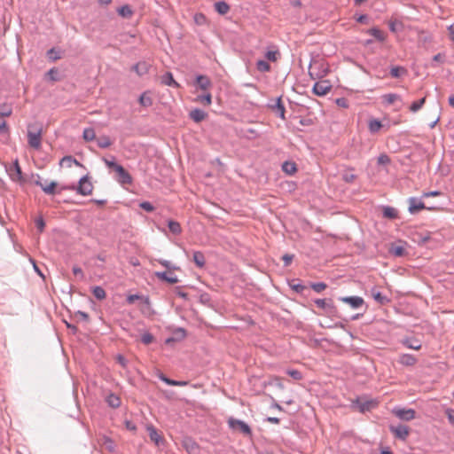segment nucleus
I'll use <instances>...</instances> for the list:
<instances>
[{"label":"nucleus","mask_w":454,"mask_h":454,"mask_svg":"<svg viewBox=\"0 0 454 454\" xmlns=\"http://www.w3.org/2000/svg\"><path fill=\"white\" fill-rule=\"evenodd\" d=\"M43 137V123L35 121L27 124V143L31 148L39 150Z\"/></svg>","instance_id":"nucleus-1"},{"label":"nucleus","mask_w":454,"mask_h":454,"mask_svg":"<svg viewBox=\"0 0 454 454\" xmlns=\"http://www.w3.org/2000/svg\"><path fill=\"white\" fill-rule=\"evenodd\" d=\"M67 189L76 190L77 193L83 195V196H87V195L91 194L92 190H93V185H92L91 182L89 180L88 176H84L79 180V184L77 187H75L74 185L63 186L60 188V190L58 192V193H59L61 190H67Z\"/></svg>","instance_id":"nucleus-2"},{"label":"nucleus","mask_w":454,"mask_h":454,"mask_svg":"<svg viewBox=\"0 0 454 454\" xmlns=\"http://www.w3.org/2000/svg\"><path fill=\"white\" fill-rule=\"evenodd\" d=\"M228 426L231 429L241 433L245 436H252L251 427L243 420L230 418L228 419Z\"/></svg>","instance_id":"nucleus-3"},{"label":"nucleus","mask_w":454,"mask_h":454,"mask_svg":"<svg viewBox=\"0 0 454 454\" xmlns=\"http://www.w3.org/2000/svg\"><path fill=\"white\" fill-rule=\"evenodd\" d=\"M314 302L317 308L325 310L328 315L335 316L337 314V308L334 306L333 300L317 299Z\"/></svg>","instance_id":"nucleus-4"},{"label":"nucleus","mask_w":454,"mask_h":454,"mask_svg":"<svg viewBox=\"0 0 454 454\" xmlns=\"http://www.w3.org/2000/svg\"><path fill=\"white\" fill-rule=\"evenodd\" d=\"M389 430L395 438L403 441H405L410 434V428L403 424H398L397 426L390 425Z\"/></svg>","instance_id":"nucleus-5"},{"label":"nucleus","mask_w":454,"mask_h":454,"mask_svg":"<svg viewBox=\"0 0 454 454\" xmlns=\"http://www.w3.org/2000/svg\"><path fill=\"white\" fill-rule=\"evenodd\" d=\"M409 203V212L412 215L419 213L422 209H428V210H434V207H427L425 203L422 202L420 200L411 197L408 200Z\"/></svg>","instance_id":"nucleus-6"},{"label":"nucleus","mask_w":454,"mask_h":454,"mask_svg":"<svg viewBox=\"0 0 454 454\" xmlns=\"http://www.w3.org/2000/svg\"><path fill=\"white\" fill-rule=\"evenodd\" d=\"M393 413L402 420L410 421L415 418L416 411L413 409L395 408Z\"/></svg>","instance_id":"nucleus-7"},{"label":"nucleus","mask_w":454,"mask_h":454,"mask_svg":"<svg viewBox=\"0 0 454 454\" xmlns=\"http://www.w3.org/2000/svg\"><path fill=\"white\" fill-rule=\"evenodd\" d=\"M146 429L148 431L150 440L154 442L156 446L160 447L164 445L165 439L159 434L153 425L147 426Z\"/></svg>","instance_id":"nucleus-8"},{"label":"nucleus","mask_w":454,"mask_h":454,"mask_svg":"<svg viewBox=\"0 0 454 454\" xmlns=\"http://www.w3.org/2000/svg\"><path fill=\"white\" fill-rule=\"evenodd\" d=\"M332 89L328 81H320L314 84L313 92L317 96L326 95Z\"/></svg>","instance_id":"nucleus-9"},{"label":"nucleus","mask_w":454,"mask_h":454,"mask_svg":"<svg viewBox=\"0 0 454 454\" xmlns=\"http://www.w3.org/2000/svg\"><path fill=\"white\" fill-rule=\"evenodd\" d=\"M115 172L118 175L117 181L121 184H132V176L121 165L117 168Z\"/></svg>","instance_id":"nucleus-10"},{"label":"nucleus","mask_w":454,"mask_h":454,"mask_svg":"<svg viewBox=\"0 0 454 454\" xmlns=\"http://www.w3.org/2000/svg\"><path fill=\"white\" fill-rule=\"evenodd\" d=\"M35 184L41 187L44 193L48 195H53L56 192L57 183L55 181H51L49 184H43L41 181V177L37 176V179L35 181Z\"/></svg>","instance_id":"nucleus-11"},{"label":"nucleus","mask_w":454,"mask_h":454,"mask_svg":"<svg viewBox=\"0 0 454 454\" xmlns=\"http://www.w3.org/2000/svg\"><path fill=\"white\" fill-rule=\"evenodd\" d=\"M183 447L189 454H199L200 447L197 442L191 437H185L183 440Z\"/></svg>","instance_id":"nucleus-12"},{"label":"nucleus","mask_w":454,"mask_h":454,"mask_svg":"<svg viewBox=\"0 0 454 454\" xmlns=\"http://www.w3.org/2000/svg\"><path fill=\"white\" fill-rule=\"evenodd\" d=\"M151 68V65L146 61H139L133 65L131 70L134 71L138 76L146 74Z\"/></svg>","instance_id":"nucleus-13"},{"label":"nucleus","mask_w":454,"mask_h":454,"mask_svg":"<svg viewBox=\"0 0 454 454\" xmlns=\"http://www.w3.org/2000/svg\"><path fill=\"white\" fill-rule=\"evenodd\" d=\"M340 300L345 303L349 304L353 309H357L364 303V299L359 296L340 297Z\"/></svg>","instance_id":"nucleus-14"},{"label":"nucleus","mask_w":454,"mask_h":454,"mask_svg":"<svg viewBox=\"0 0 454 454\" xmlns=\"http://www.w3.org/2000/svg\"><path fill=\"white\" fill-rule=\"evenodd\" d=\"M10 176L14 181H20L22 180V171L20 168V166L19 164V160H15L13 162V165L10 168Z\"/></svg>","instance_id":"nucleus-15"},{"label":"nucleus","mask_w":454,"mask_h":454,"mask_svg":"<svg viewBox=\"0 0 454 454\" xmlns=\"http://www.w3.org/2000/svg\"><path fill=\"white\" fill-rule=\"evenodd\" d=\"M189 116L193 121L199 123L205 120L207 114L205 111L195 108L190 112Z\"/></svg>","instance_id":"nucleus-16"},{"label":"nucleus","mask_w":454,"mask_h":454,"mask_svg":"<svg viewBox=\"0 0 454 454\" xmlns=\"http://www.w3.org/2000/svg\"><path fill=\"white\" fill-rule=\"evenodd\" d=\"M402 343L408 348L415 350H419L421 348L420 341L415 338H405L402 340Z\"/></svg>","instance_id":"nucleus-17"},{"label":"nucleus","mask_w":454,"mask_h":454,"mask_svg":"<svg viewBox=\"0 0 454 454\" xmlns=\"http://www.w3.org/2000/svg\"><path fill=\"white\" fill-rule=\"evenodd\" d=\"M155 276L161 281L168 282L169 284H176L178 282V278L176 276H171L166 271H157L155 272Z\"/></svg>","instance_id":"nucleus-18"},{"label":"nucleus","mask_w":454,"mask_h":454,"mask_svg":"<svg viewBox=\"0 0 454 454\" xmlns=\"http://www.w3.org/2000/svg\"><path fill=\"white\" fill-rule=\"evenodd\" d=\"M399 363L405 366H412L417 363V358L411 354H403L399 358Z\"/></svg>","instance_id":"nucleus-19"},{"label":"nucleus","mask_w":454,"mask_h":454,"mask_svg":"<svg viewBox=\"0 0 454 454\" xmlns=\"http://www.w3.org/2000/svg\"><path fill=\"white\" fill-rule=\"evenodd\" d=\"M196 83L203 90H207L211 86V82L209 78L203 74H200L197 76Z\"/></svg>","instance_id":"nucleus-20"},{"label":"nucleus","mask_w":454,"mask_h":454,"mask_svg":"<svg viewBox=\"0 0 454 454\" xmlns=\"http://www.w3.org/2000/svg\"><path fill=\"white\" fill-rule=\"evenodd\" d=\"M274 112L277 115H278L282 120H285V106L282 103L281 98H278L276 101V104L272 106Z\"/></svg>","instance_id":"nucleus-21"},{"label":"nucleus","mask_w":454,"mask_h":454,"mask_svg":"<svg viewBox=\"0 0 454 454\" xmlns=\"http://www.w3.org/2000/svg\"><path fill=\"white\" fill-rule=\"evenodd\" d=\"M106 401L110 407L114 409L120 407L121 403L120 397L113 393L106 396Z\"/></svg>","instance_id":"nucleus-22"},{"label":"nucleus","mask_w":454,"mask_h":454,"mask_svg":"<svg viewBox=\"0 0 454 454\" xmlns=\"http://www.w3.org/2000/svg\"><path fill=\"white\" fill-rule=\"evenodd\" d=\"M159 378L163 381L165 382L166 384L169 385V386H179V387H183V386H186L188 384L187 381H181V380H171V379H168V377H166L163 373H160Z\"/></svg>","instance_id":"nucleus-23"},{"label":"nucleus","mask_w":454,"mask_h":454,"mask_svg":"<svg viewBox=\"0 0 454 454\" xmlns=\"http://www.w3.org/2000/svg\"><path fill=\"white\" fill-rule=\"evenodd\" d=\"M282 170L287 175H294L297 171V167L294 161H285L282 164Z\"/></svg>","instance_id":"nucleus-24"},{"label":"nucleus","mask_w":454,"mask_h":454,"mask_svg":"<svg viewBox=\"0 0 454 454\" xmlns=\"http://www.w3.org/2000/svg\"><path fill=\"white\" fill-rule=\"evenodd\" d=\"M161 82L168 86L179 87V84L174 80L173 75L170 72H167L161 77Z\"/></svg>","instance_id":"nucleus-25"},{"label":"nucleus","mask_w":454,"mask_h":454,"mask_svg":"<svg viewBox=\"0 0 454 454\" xmlns=\"http://www.w3.org/2000/svg\"><path fill=\"white\" fill-rule=\"evenodd\" d=\"M137 300H142L145 304H146L147 306H150L149 297H144L139 294H129L127 296V299H126V301L129 304H133Z\"/></svg>","instance_id":"nucleus-26"},{"label":"nucleus","mask_w":454,"mask_h":454,"mask_svg":"<svg viewBox=\"0 0 454 454\" xmlns=\"http://www.w3.org/2000/svg\"><path fill=\"white\" fill-rule=\"evenodd\" d=\"M168 227L174 235H179L182 232V227L177 221L168 220Z\"/></svg>","instance_id":"nucleus-27"},{"label":"nucleus","mask_w":454,"mask_h":454,"mask_svg":"<svg viewBox=\"0 0 454 454\" xmlns=\"http://www.w3.org/2000/svg\"><path fill=\"white\" fill-rule=\"evenodd\" d=\"M193 262L199 268H203L206 263V259L200 251H196L193 253Z\"/></svg>","instance_id":"nucleus-28"},{"label":"nucleus","mask_w":454,"mask_h":454,"mask_svg":"<svg viewBox=\"0 0 454 454\" xmlns=\"http://www.w3.org/2000/svg\"><path fill=\"white\" fill-rule=\"evenodd\" d=\"M215 9L219 14L224 15L230 11V6L224 1H219L215 4Z\"/></svg>","instance_id":"nucleus-29"},{"label":"nucleus","mask_w":454,"mask_h":454,"mask_svg":"<svg viewBox=\"0 0 454 454\" xmlns=\"http://www.w3.org/2000/svg\"><path fill=\"white\" fill-rule=\"evenodd\" d=\"M367 33L375 37L379 42H383L386 39L384 33L377 27L370 28Z\"/></svg>","instance_id":"nucleus-30"},{"label":"nucleus","mask_w":454,"mask_h":454,"mask_svg":"<svg viewBox=\"0 0 454 454\" xmlns=\"http://www.w3.org/2000/svg\"><path fill=\"white\" fill-rule=\"evenodd\" d=\"M102 444L105 446V448L109 452H114L115 451V443L108 436H103L102 438Z\"/></svg>","instance_id":"nucleus-31"},{"label":"nucleus","mask_w":454,"mask_h":454,"mask_svg":"<svg viewBox=\"0 0 454 454\" xmlns=\"http://www.w3.org/2000/svg\"><path fill=\"white\" fill-rule=\"evenodd\" d=\"M383 216L388 219H395L398 216L397 210L392 207L383 208Z\"/></svg>","instance_id":"nucleus-32"},{"label":"nucleus","mask_w":454,"mask_h":454,"mask_svg":"<svg viewBox=\"0 0 454 454\" xmlns=\"http://www.w3.org/2000/svg\"><path fill=\"white\" fill-rule=\"evenodd\" d=\"M97 144L98 147L105 149L111 146L113 142L111 141L109 137L102 136L97 139Z\"/></svg>","instance_id":"nucleus-33"},{"label":"nucleus","mask_w":454,"mask_h":454,"mask_svg":"<svg viewBox=\"0 0 454 454\" xmlns=\"http://www.w3.org/2000/svg\"><path fill=\"white\" fill-rule=\"evenodd\" d=\"M118 14L123 18H130L133 14V12L129 5L125 4L118 9Z\"/></svg>","instance_id":"nucleus-34"},{"label":"nucleus","mask_w":454,"mask_h":454,"mask_svg":"<svg viewBox=\"0 0 454 454\" xmlns=\"http://www.w3.org/2000/svg\"><path fill=\"white\" fill-rule=\"evenodd\" d=\"M139 104L143 106L148 107L153 105V99L147 95L146 92H144L139 97Z\"/></svg>","instance_id":"nucleus-35"},{"label":"nucleus","mask_w":454,"mask_h":454,"mask_svg":"<svg viewBox=\"0 0 454 454\" xmlns=\"http://www.w3.org/2000/svg\"><path fill=\"white\" fill-rule=\"evenodd\" d=\"M92 294L99 301L104 300L106 296V291L101 286H94Z\"/></svg>","instance_id":"nucleus-36"},{"label":"nucleus","mask_w":454,"mask_h":454,"mask_svg":"<svg viewBox=\"0 0 454 454\" xmlns=\"http://www.w3.org/2000/svg\"><path fill=\"white\" fill-rule=\"evenodd\" d=\"M407 70L403 67H393L390 69V74L392 77L398 78L403 74H405Z\"/></svg>","instance_id":"nucleus-37"},{"label":"nucleus","mask_w":454,"mask_h":454,"mask_svg":"<svg viewBox=\"0 0 454 454\" xmlns=\"http://www.w3.org/2000/svg\"><path fill=\"white\" fill-rule=\"evenodd\" d=\"M12 108L11 105H8L6 103L0 105V116L8 117L12 114Z\"/></svg>","instance_id":"nucleus-38"},{"label":"nucleus","mask_w":454,"mask_h":454,"mask_svg":"<svg viewBox=\"0 0 454 454\" xmlns=\"http://www.w3.org/2000/svg\"><path fill=\"white\" fill-rule=\"evenodd\" d=\"M82 137L86 141H92L96 138L95 130L91 128L83 130Z\"/></svg>","instance_id":"nucleus-39"},{"label":"nucleus","mask_w":454,"mask_h":454,"mask_svg":"<svg viewBox=\"0 0 454 454\" xmlns=\"http://www.w3.org/2000/svg\"><path fill=\"white\" fill-rule=\"evenodd\" d=\"M256 67L258 71L262 73L269 72L270 70V65L267 61L262 59L257 61Z\"/></svg>","instance_id":"nucleus-40"},{"label":"nucleus","mask_w":454,"mask_h":454,"mask_svg":"<svg viewBox=\"0 0 454 454\" xmlns=\"http://www.w3.org/2000/svg\"><path fill=\"white\" fill-rule=\"evenodd\" d=\"M400 98V96L395 93H389L383 96L384 102H386L388 105L394 104L396 100H399Z\"/></svg>","instance_id":"nucleus-41"},{"label":"nucleus","mask_w":454,"mask_h":454,"mask_svg":"<svg viewBox=\"0 0 454 454\" xmlns=\"http://www.w3.org/2000/svg\"><path fill=\"white\" fill-rule=\"evenodd\" d=\"M390 253L395 256H403L405 254V249L401 246H392L390 248Z\"/></svg>","instance_id":"nucleus-42"},{"label":"nucleus","mask_w":454,"mask_h":454,"mask_svg":"<svg viewBox=\"0 0 454 454\" xmlns=\"http://www.w3.org/2000/svg\"><path fill=\"white\" fill-rule=\"evenodd\" d=\"M426 102V98H422L421 99L419 100H417V101H414L411 106H410V110L411 112H417L419 111L422 106L423 105L425 104Z\"/></svg>","instance_id":"nucleus-43"},{"label":"nucleus","mask_w":454,"mask_h":454,"mask_svg":"<svg viewBox=\"0 0 454 454\" xmlns=\"http://www.w3.org/2000/svg\"><path fill=\"white\" fill-rule=\"evenodd\" d=\"M197 101L202 103L203 105L209 106L212 102V96L210 93H207L206 95H201L197 98Z\"/></svg>","instance_id":"nucleus-44"},{"label":"nucleus","mask_w":454,"mask_h":454,"mask_svg":"<svg viewBox=\"0 0 454 454\" xmlns=\"http://www.w3.org/2000/svg\"><path fill=\"white\" fill-rule=\"evenodd\" d=\"M103 161L105 162V164L109 168H112L114 169V171L117 169L118 167H120L121 165L116 163L115 161V158L114 156H112V160H108L106 158H103Z\"/></svg>","instance_id":"nucleus-45"},{"label":"nucleus","mask_w":454,"mask_h":454,"mask_svg":"<svg viewBox=\"0 0 454 454\" xmlns=\"http://www.w3.org/2000/svg\"><path fill=\"white\" fill-rule=\"evenodd\" d=\"M311 288L317 292V293H321L322 291H324L325 289H326L327 287V285L324 282H317V283H312L310 285Z\"/></svg>","instance_id":"nucleus-46"},{"label":"nucleus","mask_w":454,"mask_h":454,"mask_svg":"<svg viewBox=\"0 0 454 454\" xmlns=\"http://www.w3.org/2000/svg\"><path fill=\"white\" fill-rule=\"evenodd\" d=\"M381 123L380 121H377V120H373V121H371L370 123H369V129L371 132L372 133H375L377 131H379V129L381 128Z\"/></svg>","instance_id":"nucleus-47"},{"label":"nucleus","mask_w":454,"mask_h":454,"mask_svg":"<svg viewBox=\"0 0 454 454\" xmlns=\"http://www.w3.org/2000/svg\"><path fill=\"white\" fill-rule=\"evenodd\" d=\"M154 340V337L152 333H145L144 334H142L141 336V341L145 344V345H149L151 344L153 341Z\"/></svg>","instance_id":"nucleus-48"},{"label":"nucleus","mask_w":454,"mask_h":454,"mask_svg":"<svg viewBox=\"0 0 454 454\" xmlns=\"http://www.w3.org/2000/svg\"><path fill=\"white\" fill-rule=\"evenodd\" d=\"M72 164H73V156H71V155L64 156L59 161V165L61 167L66 165L67 168H70L72 166Z\"/></svg>","instance_id":"nucleus-49"},{"label":"nucleus","mask_w":454,"mask_h":454,"mask_svg":"<svg viewBox=\"0 0 454 454\" xmlns=\"http://www.w3.org/2000/svg\"><path fill=\"white\" fill-rule=\"evenodd\" d=\"M377 162L379 165H387L390 163V158L388 155L382 153L378 157Z\"/></svg>","instance_id":"nucleus-50"},{"label":"nucleus","mask_w":454,"mask_h":454,"mask_svg":"<svg viewBox=\"0 0 454 454\" xmlns=\"http://www.w3.org/2000/svg\"><path fill=\"white\" fill-rule=\"evenodd\" d=\"M286 373L292 377L294 380H300L302 379V374L298 370H288Z\"/></svg>","instance_id":"nucleus-51"},{"label":"nucleus","mask_w":454,"mask_h":454,"mask_svg":"<svg viewBox=\"0 0 454 454\" xmlns=\"http://www.w3.org/2000/svg\"><path fill=\"white\" fill-rule=\"evenodd\" d=\"M139 207L146 212H153L154 210V207L149 201L141 202Z\"/></svg>","instance_id":"nucleus-52"},{"label":"nucleus","mask_w":454,"mask_h":454,"mask_svg":"<svg viewBox=\"0 0 454 454\" xmlns=\"http://www.w3.org/2000/svg\"><path fill=\"white\" fill-rule=\"evenodd\" d=\"M278 55H279L278 51H267L265 57L267 58V59L274 62L278 59Z\"/></svg>","instance_id":"nucleus-53"},{"label":"nucleus","mask_w":454,"mask_h":454,"mask_svg":"<svg viewBox=\"0 0 454 454\" xmlns=\"http://www.w3.org/2000/svg\"><path fill=\"white\" fill-rule=\"evenodd\" d=\"M373 298L375 299V301H377L380 304H384L387 301V297L382 295L381 293H380V292L373 294Z\"/></svg>","instance_id":"nucleus-54"},{"label":"nucleus","mask_w":454,"mask_h":454,"mask_svg":"<svg viewBox=\"0 0 454 454\" xmlns=\"http://www.w3.org/2000/svg\"><path fill=\"white\" fill-rule=\"evenodd\" d=\"M294 259V254H285L282 256V260L284 262V265L286 267L289 266Z\"/></svg>","instance_id":"nucleus-55"},{"label":"nucleus","mask_w":454,"mask_h":454,"mask_svg":"<svg viewBox=\"0 0 454 454\" xmlns=\"http://www.w3.org/2000/svg\"><path fill=\"white\" fill-rule=\"evenodd\" d=\"M335 102H336L337 106H339L340 107H343V108L348 107V99L345 98H339L336 99Z\"/></svg>","instance_id":"nucleus-56"},{"label":"nucleus","mask_w":454,"mask_h":454,"mask_svg":"<svg viewBox=\"0 0 454 454\" xmlns=\"http://www.w3.org/2000/svg\"><path fill=\"white\" fill-rule=\"evenodd\" d=\"M35 226L39 230L40 232H42L45 227V223L42 217L37 218L35 220Z\"/></svg>","instance_id":"nucleus-57"},{"label":"nucleus","mask_w":454,"mask_h":454,"mask_svg":"<svg viewBox=\"0 0 454 454\" xmlns=\"http://www.w3.org/2000/svg\"><path fill=\"white\" fill-rule=\"evenodd\" d=\"M356 176L351 173H345L343 174V180L347 183H352L356 180Z\"/></svg>","instance_id":"nucleus-58"},{"label":"nucleus","mask_w":454,"mask_h":454,"mask_svg":"<svg viewBox=\"0 0 454 454\" xmlns=\"http://www.w3.org/2000/svg\"><path fill=\"white\" fill-rule=\"evenodd\" d=\"M440 195H442V192L439 191L427 192L422 193V198L437 197Z\"/></svg>","instance_id":"nucleus-59"},{"label":"nucleus","mask_w":454,"mask_h":454,"mask_svg":"<svg viewBox=\"0 0 454 454\" xmlns=\"http://www.w3.org/2000/svg\"><path fill=\"white\" fill-rule=\"evenodd\" d=\"M159 262H160L162 266H164L165 268H167V269H168V270H177V269H178L177 267L173 266V265L171 264V262H170L166 261V260H159Z\"/></svg>","instance_id":"nucleus-60"},{"label":"nucleus","mask_w":454,"mask_h":454,"mask_svg":"<svg viewBox=\"0 0 454 454\" xmlns=\"http://www.w3.org/2000/svg\"><path fill=\"white\" fill-rule=\"evenodd\" d=\"M175 334L176 336V339H184L186 335V332L184 328H177L176 331H175Z\"/></svg>","instance_id":"nucleus-61"},{"label":"nucleus","mask_w":454,"mask_h":454,"mask_svg":"<svg viewBox=\"0 0 454 454\" xmlns=\"http://www.w3.org/2000/svg\"><path fill=\"white\" fill-rule=\"evenodd\" d=\"M73 273L76 276H79L81 279L84 278L83 271L79 266L73 267Z\"/></svg>","instance_id":"nucleus-62"},{"label":"nucleus","mask_w":454,"mask_h":454,"mask_svg":"<svg viewBox=\"0 0 454 454\" xmlns=\"http://www.w3.org/2000/svg\"><path fill=\"white\" fill-rule=\"evenodd\" d=\"M0 132L6 133L8 132V127L6 121L4 120V117L0 116Z\"/></svg>","instance_id":"nucleus-63"},{"label":"nucleus","mask_w":454,"mask_h":454,"mask_svg":"<svg viewBox=\"0 0 454 454\" xmlns=\"http://www.w3.org/2000/svg\"><path fill=\"white\" fill-rule=\"evenodd\" d=\"M291 288L297 293H301L306 289V286L301 284L291 285Z\"/></svg>","instance_id":"nucleus-64"}]
</instances>
